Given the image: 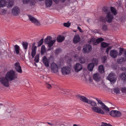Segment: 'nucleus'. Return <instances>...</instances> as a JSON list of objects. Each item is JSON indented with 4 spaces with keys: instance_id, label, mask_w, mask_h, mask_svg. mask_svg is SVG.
I'll return each instance as SVG.
<instances>
[{
    "instance_id": "f257e3e1",
    "label": "nucleus",
    "mask_w": 126,
    "mask_h": 126,
    "mask_svg": "<svg viewBox=\"0 0 126 126\" xmlns=\"http://www.w3.org/2000/svg\"><path fill=\"white\" fill-rule=\"evenodd\" d=\"M88 104H90L91 106H94L92 108L93 111L102 114H104V112L101 109L96 107L97 106V104L95 102L90 100Z\"/></svg>"
},
{
    "instance_id": "f03ea898",
    "label": "nucleus",
    "mask_w": 126,
    "mask_h": 126,
    "mask_svg": "<svg viewBox=\"0 0 126 126\" xmlns=\"http://www.w3.org/2000/svg\"><path fill=\"white\" fill-rule=\"evenodd\" d=\"M5 76L10 81L16 79L17 75H15V72L13 70H10L6 74Z\"/></svg>"
},
{
    "instance_id": "7ed1b4c3",
    "label": "nucleus",
    "mask_w": 126,
    "mask_h": 126,
    "mask_svg": "<svg viewBox=\"0 0 126 126\" xmlns=\"http://www.w3.org/2000/svg\"><path fill=\"white\" fill-rule=\"evenodd\" d=\"M104 40V39L101 37L97 38V39L94 38H92L89 42V43L92 44L93 46L97 45L100 43Z\"/></svg>"
},
{
    "instance_id": "20e7f679",
    "label": "nucleus",
    "mask_w": 126,
    "mask_h": 126,
    "mask_svg": "<svg viewBox=\"0 0 126 126\" xmlns=\"http://www.w3.org/2000/svg\"><path fill=\"white\" fill-rule=\"evenodd\" d=\"M107 79L112 84H114L117 80L115 74L113 73H111L109 74L107 77Z\"/></svg>"
},
{
    "instance_id": "39448f33",
    "label": "nucleus",
    "mask_w": 126,
    "mask_h": 126,
    "mask_svg": "<svg viewBox=\"0 0 126 126\" xmlns=\"http://www.w3.org/2000/svg\"><path fill=\"white\" fill-rule=\"evenodd\" d=\"M9 80L5 76V77H1L0 78V83L6 87H8L9 86Z\"/></svg>"
},
{
    "instance_id": "423d86ee",
    "label": "nucleus",
    "mask_w": 126,
    "mask_h": 126,
    "mask_svg": "<svg viewBox=\"0 0 126 126\" xmlns=\"http://www.w3.org/2000/svg\"><path fill=\"white\" fill-rule=\"evenodd\" d=\"M92 49L91 45L89 44H86L83 46L82 51L84 53H89L91 52Z\"/></svg>"
},
{
    "instance_id": "0eeeda50",
    "label": "nucleus",
    "mask_w": 126,
    "mask_h": 126,
    "mask_svg": "<svg viewBox=\"0 0 126 126\" xmlns=\"http://www.w3.org/2000/svg\"><path fill=\"white\" fill-rule=\"evenodd\" d=\"M71 69L68 66H65L61 68L62 74L63 75L68 74L70 73Z\"/></svg>"
},
{
    "instance_id": "6e6552de",
    "label": "nucleus",
    "mask_w": 126,
    "mask_h": 126,
    "mask_svg": "<svg viewBox=\"0 0 126 126\" xmlns=\"http://www.w3.org/2000/svg\"><path fill=\"white\" fill-rule=\"evenodd\" d=\"M110 115L115 117H120L121 115L120 112L117 110H112L110 112Z\"/></svg>"
},
{
    "instance_id": "1a4fd4ad",
    "label": "nucleus",
    "mask_w": 126,
    "mask_h": 126,
    "mask_svg": "<svg viewBox=\"0 0 126 126\" xmlns=\"http://www.w3.org/2000/svg\"><path fill=\"white\" fill-rule=\"evenodd\" d=\"M95 99L98 102L97 104L98 105L100 104L102 106V108L104 110H106L107 111L109 112L110 111V109L109 108L107 107L105 104L102 102L101 100H99L98 98H96Z\"/></svg>"
},
{
    "instance_id": "9d476101",
    "label": "nucleus",
    "mask_w": 126,
    "mask_h": 126,
    "mask_svg": "<svg viewBox=\"0 0 126 126\" xmlns=\"http://www.w3.org/2000/svg\"><path fill=\"white\" fill-rule=\"evenodd\" d=\"M29 20L32 23H35V24L37 26H39L41 25L40 22L38 20L32 16L30 15H28Z\"/></svg>"
},
{
    "instance_id": "9b49d317",
    "label": "nucleus",
    "mask_w": 126,
    "mask_h": 126,
    "mask_svg": "<svg viewBox=\"0 0 126 126\" xmlns=\"http://www.w3.org/2000/svg\"><path fill=\"white\" fill-rule=\"evenodd\" d=\"M106 18L107 22L110 23L112 22V20L114 19V16L110 12H109L107 13Z\"/></svg>"
},
{
    "instance_id": "f8f14e48",
    "label": "nucleus",
    "mask_w": 126,
    "mask_h": 126,
    "mask_svg": "<svg viewBox=\"0 0 126 126\" xmlns=\"http://www.w3.org/2000/svg\"><path fill=\"white\" fill-rule=\"evenodd\" d=\"M74 68L76 72H78L82 69V67L80 63H77L74 66Z\"/></svg>"
},
{
    "instance_id": "ddd939ff",
    "label": "nucleus",
    "mask_w": 126,
    "mask_h": 126,
    "mask_svg": "<svg viewBox=\"0 0 126 126\" xmlns=\"http://www.w3.org/2000/svg\"><path fill=\"white\" fill-rule=\"evenodd\" d=\"M15 68L16 71L18 72L21 73L22 72L21 68L20 65V63L18 62H17L14 64Z\"/></svg>"
},
{
    "instance_id": "4468645a",
    "label": "nucleus",
    "mask_w": 126,
    "mask_h": 126,
    "mask_svg": "<svg viewBox=\"0 0 126 126\" xmlns=\"http://www.w3.org/2000/svg\"><path fill=\"white\" fill-rule=\"evenodd\" d=\"M110 56L113 58H116L118 55V52L117 50L113 49L110 50Z\"/></svg>"
},
{
    "instance_id": "2eb2a0df",
    "label": "nucleus",
    "mask_w": 126,
    "mask_h": 126,
    "mask_svg": "<svg viewBox=\"0 0 126 126\" xmlns=\"http://www.w3.org/2000/svg\"><path fill=\"white\" fill-rule=\"evenodd\" d=\"M20 12L19 9L17 6L14 7L12 10V13L15 16L18 15Z\"/></svg>"
},
{
    "instance_id": "dca6fc26",
    "label": "nucleus",
    "mask_w": 126,
    "mask_h": 126,
    "mask_svg": "<svg viewBox=\"0 0 126 126\" xmlns=\"http://www.w3.org/2000/svg\"><path fill=\"white\" fill-rule=\"evenodd\" d=\"M51 68L52 70L54 73H56L58 71V67L55 63L52 64L51 65Z\"/></svg>"
},
{
    "instance_id": "f3484780",
    "label": "nucleus",
    "mask_w": 126,
    "mask_h": 126,
    "mask_svg": "<svg viewBox=\"0 0 126 126\" xmlns=\"http://www.w3.org/2000/svg\"><path fill=\"white\" fill-rule=\"evenodd\" d=\"M80 38L78 34L75 35L73 39V42L74 44H77L80 41Z\"/></svg>"
},
{
    "instance_id": "a211bd4d",
    "label": "nucleus",
    "mask_w": 126,
    "mask_h": 126,
    "mask_svg": "<svg viewBox=\"0 0 126 126\" xmlns=\"http://www.w3.org/2000/svg\"><path fill=\"white\" fill-rule=\"evenodd\" d=\"M123 53V56H125L126 58V49H124L120 47L119 51V53H118V56H120Z\"/></svg>"
},
{
    "instance_id": "6ab92c4d",
    "label": "nucleus",
    "mask_w": 126,
    "mask_h": 126,
    "mask_svg": "<svg viewBox=\"0 0 126 126\" xmlns=\"http://www.w3.org/2000/svg\"><path fill=\"white\" fill-rule=\"evenodd\" d=\"M78 97L79 99L82 101L88 103L89 99H88L87 97L84 96L78 95Z\"/></svg>"
},
{
    "instance_id": "aec40b11",
    "label": "nucleus",
    "mask_w": 126,
    "mask_h": 126,
    "mask_svg": "<svg viewBox=\"0 0 126 126\" xmlns=\"http://www.w3.org/2000/svg\"><path fill=\"white\" fill-rule=\"evenodd\" d=\"M30 5L32 6L34 5L36 3V2L34 0H23V2L24 4H26L30 2Z\"/></svg>"
},
{
    "instance_id": "412c9836",
    "label": "nucleus",
    "mask_w": 126,
    "mask_h": 126,
    "mask_svg": "<svg viewBox=\"0 0 126 126\" xmlns=\"http://www.w3.org/2000/svg\"><path fill=\"white\" fill-rule=\"evenodd\" d=\"M42 61L44 64L45 66L47 67H49V62L46 56H44L42 59Z\"/></svg>"
},
{
    "instance_id": "4be33fe9",
    "label": "nucleus",
    "mask_w": 126,
    "mask_h": 126,
    "mask_svg": "<svg viewBox=\"0 0 126 126\" xmlns=\"http://www.w3.org/2000/svg\"><path fill=\"white\" fill-rule=\"evenodd\" d=\"M94 65L93 63H90L87 65V69L88 71H92L94 67Z\"/></svg>"
},
{
    "instance_id": "5701e85b",
    "label": "nucleus",
    "mask_w": 126,
    "mask_h": 126,
    "mask_svg": "<svg viewBox=\"0 0 126 126\" xmlns=\"http://www.w3.org/2000/svg\"><path fill=\"white\" fill-rule=\"evenodd\" d=\"M64 39L65 37L64 36L60 35L57 37L56 40L58 42H63Z\"/></svg>"
},
{
    "instance_id": "b1692460",
    "label": "nucleus",
    "mask_w": 126,
    "mask_h": 126,
    "mask_svg": "<svg viewBox=\"0 0 126 126\" xmlns=\"http://www.w3.org/2000/svg\"><path fill=\"white\" fill-rule=\"evenodd\" d=\"M98 72L101 73H103L105 72V68L103 65H99L98 67Z\"/></svg>"
},
{
    "instance_id": "393cba45",
    "label": "nucleus",
    "mask_w": 126,
    "mask_h": 126,
    "mask_svg": "<svg viewBox=\"0 0 126 126\" xmlns=\"http://www.w3.org/2000/svg\"><path fill=\"white\" fill-rule=\"evenodd\" d=\"M52 0H45V4L47 7H50L52 5Z\"/></svg>"
},
{
    "instance_id": "a878e982",
    "label": "nucleus",
    "mask_w": 126,
    "mask_h": 126,
    "mask_svg": "<svg viewBox=\"0 0 126 126\" xmlns=\"http://www.w3.org/2000/svg\"><path fill=\"white\" fill-rule=\"evenodd\" d=\"M100 75L98 73H96L94 74L93 78L96 81H97L100 79Z\"/></svg>"
},
{
    "instance_id": "bb28decb",
    "label": "nucleus",
    "mask_w": 126,
    "mask_h": 126,
    "mask_svg": "<svg viewBox=\"0 0 126 126\" xmlns=\"http://www.w3.org/2000/svg\"><path fill=\"white\" fill-rule=\"evenodd\" d=\"M119 77L122 80L126 81V73H123L119 75Z\"/></svg>"
},
{
    "instance_id": "cd10ccee",
    "label": "nucleus",
    "mask_w": 126,
    "mask_h": 126,
    "mask_svg": "<svg viewBox=\"0 0 126 126\" xmlns=\"http://www.w3.org/2000/svg\"><path fill=\"white\" fill-rule=\"evenodd\" d=\"M15 51L17 54H18L19 53L20 47L17 45H15L14 46Z\"/></svg>"
},
{
    "instance_id": "c85d7f7f",
    "label": "nucleus",
    "mask_w": 126,
    "mask_h": 126,
    "mask_svg": "<svg viewBox=\"0 0 126 126\" xmlns=\"http://www.w3.org/2000/svg\"><path fill=\"white\" fill-rule=\"evenodd\" d=\"M126 60V58L125 56H123V57H121L120 59H117L118 62L120 63H122L123 62L125 61Z\"/></svg>"
},
{
    "instance_id": "c756f323",
    "label": "nucleus",
    "mask_w": 126,
    "mask_h": 126,
    "mask_svg": "<svg viewBox=\"0 0 126 126\" xmlns=\"http://www.w3.org/2000/svg\"><path fill=\"white\" fill-rule=\"evenodd\" d=\"M56 41L55 39L53 40H52L51 39L47 44L48 45V47L49 48H51Z\"/></svg>"
},
{
    "instance_id": "7c9ffc66",
    "label": "nucleus",
    "mask_w": 126,
    "mask_h": 126,
    "mask_svg": "<svg viewBox=\"0 0 126 126\" xmlns=\"http://www.w3.org/2000/svg\"><path fill=\"white\" fill-rule=\"evenodd\" d=\"M110 8L112 14L115 16L116 15L117 13L116 9L114 7L112 6H111Z\"/></svg>"
},
{
    "instance_id": "2f4dec72",
    "label": "nucleus",
    "mask_w": 126,
    "mask_h": 126,
    "mask_svg": "<svg viewBox=\"0 0 126 126\" xmlns=\"http://www.w3.org/2000/svg\"><path fill=\"white\" fill-rule=\"evenodd\" d=\"M52 39V38L51 36H47V37L44 39L45 44H47V43L50 41Z\"/></svg>"
},
{
    "instance_id": "473e14b6",
    "label": "nucleus",
    "mask_w": 126,
    "mask_h": 126,
    "mask_svg": "<svg viewBox=\"0 0 126 126\" xmlns=\"http://www.w3.org/2000/svg\"><path fill=\"white\" fill-rule=\"evenodd\" d=\"M86 59L85 57L81 56L79 58V62L81 64H83L86 62Z\"/></svg>"
},
{
    "instance_id": "72a5a7b5",
    "label": "nucleus",
    "mask_w": 126,
    "mask_h": 126,
    "mask_svg": "<svg viewBox=\"0 0 126 126\" xmlns=\"http://www.w3.org/2000/svg\"><path fill=\"white\" fill-rule=\"evenodd\" d=\"M91 61L94 65H96L97 64L98 61V59L96 58H93L91 60Z\"/></svg>"
},
{
    "instance_id": "f704fd0d",
    "label": "nucleus",
    "mask_w": 126,
    "mask_h": 126,
    "mask_svg": "<svg viewBox=\"0 0 126 126\" xmlns=\"http://www.w3.org/2000/svg\"><path fill=\"white\" fill-rule=\"evenodd\" d=\"M22 44L23 48L25 50L27 49L28 48V43L26 41H23L22 42Z\"/></svg>"
},
{
    "instance_id": "c9c22d12",
    "label": "nucleus",
    "mask_w": 126,
    "mask_h": 126,
    "mask_svg": "<svg viewBox=\"0 0 126 126\" xmlns=\"http://www.w3.org/2000/svg\"><path fill=\"white\" fill-rule=\"evenodd\" d=\"M110 44L109 43H106L104 42H102L101 43V45L102 47L105 48L108 47Z\"/></svg>"
},
{
    "instance_id": "e433bc0d",
    "label": "nucleus",
    "mask_w": 126,
    "mask_h": 126,
    "mask_svg": "<svg viewBox=\"0 0 126 126\" xmlns=\"http://www.w3.org/2000/svg\"><path fill=\"white\" fill-rule=\"evenodd\" d=\"M62 51V50L61 48H57L55 51V55H58Z\"/></svg>"
},
{
    "instance_id": "4c0bfd02",
    "label": "nucleus",
    "mask_w": 126,
    "mask_h": 126,
    "mask_svg": "<svg viewBox=\"0 0 126 126\" xmlns=\"http://www.w3.org/2000/svg\"><path fill=\"white\" fill-rule=\"evenodd\" d=\"M39 54H37L34 59V61L37 63H38L39 60Z\"/></svg>"
},
{
    "instance_id": "58836bf2",
    "label": "nucleus",
    "mask_w": 126,
    "mask_h": 126,
    "mask_svg": "<svg viewBox=\"0 0 126 126\" xmlns=\"http://www.w3.org/2000/svg\"><path fill=\"white\" fill-rule=\"evenodd\" d=\"M114 92L116 94H119L120 93V89L118 88H116L113 89Z\"/></svg>"
},
{
    "instance_id": "ea45409f",
    "label": "nucleus",
    "mask_w": 126,
    "mask_h": 126,
    "mask_svg": "<svg viewBox=\"0 0 126 126\" xmlns=\"http://www.w3.org/2000/svg\"><path fill=\"white\" fill-rule=\"evenodd\" d=\"M108 7L106 6H104L102 8L103 11L105 12V13L107 14L109 12V10L108 9Z\"/></svg>"
},
{
    "instance_id": "a19ab883",
    "label": "nucleus",
    "mask_w": 126,
    "mask_h": 126,
    "mask_svg": "<svg viewBox=\"0 0 126 126\" xmlns=\"http://www.w3.org/2000/svg\"><path fill=\"white\" fill-rule=\"evenodd\" d=\"M44 40L43 38H42L38 42V45L37 46L38 47H39L41 46L43 43V41Z\"/></svg>"
},
{
    "instance_id": "79ce46f5",
    "label": "nucleus",
    "mask_w": 126,
    "mask_h": 126,
    "mask_svg": "<svg viewBox=\"0 0 126 126\" xmlns=\"http://www.w3.org/2000/svg\"><path fill=\"white\" fill-rule=\"evenodd\" d=\"M102 29L104 31H106L108 29L107 26L105 24L103 25L102 27Z\"/></svg>"
},
{
    "instance_id": "37998d69",
    "label": "nucleus",
    "mask_w": 126,
    "mask_h": 126,
    "mask_svg": "<svg viewBox=\"0 0 126 126\" xmlns=\"http://www.w3.org/2000/svg\"><path fill=\"white\" fill-rule=\"evenodd\" d=\"M99 19L100 21L102 22H103L105 23L106 22V19L103 16H100L99 17Z\"/></svg>"
},
{
    "instance_id": "c03bdc74",
    "label": "nucleus",
    "mask_w": 126,
    "mask_h": 126,
    "mask_svg": "<svg viewBox=\"0 0 126 126\" xmlns=\"http://www.w3.org/2000/svg\"><path fill=\"white\" fill-rule=\"evenodd\" d=\"M71 25V23L67 22L66 23H63V26L66 27H68Z\"/></svg>"
},
{
    "instance_id": "a18cd8bd",
    "label": "nucleus",
    "mask_w": 126,
    "mask_h": 126,
    "mask_svg": "<svg viewBox=\"0 0 126 126\" xmlns=\"http://www.w3.org/2000/svg\"><path fill=\"white\" fill-rule=\"evenodd\" d=\"M0 1L1 5L3 6V7L5 6L6 2L5 0H0Z\"/></svg>"
},
{
    "instance_id": "49530a36",
    "label": "nucleus",
    "mask_w": 126,
    "mask_h": 126,
    "mask_svg": "<svg viewBox=\"0 0 126 126\" xmlns=\"http://www.w3.org/2000/svg\"><path fill=\"white\" fill-rule=\"evenodd\" d=\"M112 46H109L107 48L105 51V52L106 53H107V54H108L109 50L112 48Z\"/></svg>"
},
{
    "instance_id": "de8ad7c7",
    "label": "nucleus",
    "mask_w": 126,
    "mask_h": 126,
    "mask_svg": "<svg viewBox=\"0 0 126 126\" xmlns=\"http://www.w3.org/2000/svg\"><path fill=\"white\" fill-rule=\"evenodd\" d=\"M107 60V57L106 56H104L102 59V62L103 63H105L106 62Z\"/></svg>"
},
{
    "instance_id": "09e8293b",
    "label": "nucleus",
    "mask_w": 126,
    "mask_h": 126,
    "mask_svg": "<svg viewBox=\"0 0 126 126\" xmlns=\"http://www.w3.org/2000/svg\"><path fill=\"white\" fill-rule=\"evenodd\" d=\"M121 91L122 93H126V87H124L121 88Z\"/></svg>"
},
{
    "instance_id": "8fccbe9b",
    "label": "nucleus",
    "mask_w": 126,
    "mask_h": 126,
    "mask_svg": "<svg viewBox=\"0 0 126 126\" xmlns=\"http://www.w3.org/2000/svg\"><path fill=\"white\" fill-rule=\"evenodd\" d=\"M36 51H32V53H31V55L32 56V58H33L34 57V56H35L36 53Z\"/></svg>"
},
{
    "instance_id": "3c124183",
    "label": "nucleus",
    "mask_w": 126,
    "mask_h": 126,
    "mask_svg": "<svg viewBox=\"0 0 126 126\" xmlns=\"http://www.w3.org/2000/svg\"><path fill=\"white\" fill-rule=\"evenodd\" d=\"M60 90L62 91L61 93L63 94H67L66 93V89H63L62 88L60 89Z\"/></svg>"
},
{
    "instance_id": "603ef678",
    "label": "nucleus",
    "mask_w": 126,
    "mask_h": 126,
    "mask_svg": "<svg viewBox=\"0 0 126 126\" xmlns=\"http://www.w3.org/2000/svg\"><path fill=\"white\" fill-rule=\"evenodd\" d=\"M46 86L48 89H50L51 88V85L49 83H47L46 84Z\"/></svg>"
},
{
    "instance_id": "864d4df0",
    "label": "nucleus",
    "mask_w": 126,
    "mask_h": 126,
    "mask_svg": "<svg viewBox=\"0 0 126 126\" xmlns=\"http://www.w3.org/2000/svg\"><path fill=\"white\" fill-rule=\"evenodd\" d=\"M13 4L12 2H9L8 4V6L9 7H12L13 6Z\"/></svg>"
},
{
    "instance_id": "5fc2aeb1",
    "label": "nucleus",
    "mask_w": 126,
    "mask_h": 126,
    "mask_svg": "<svg viewBox=\"0 0 126 126\" xmlns=\"http://www.w3.org/2000/svg\"><path fill=\"white\" fill-rule=\"evenodd\" d=\"M46 49H41V54L43 55L45 53Z\"/></svg>"
},
{
    "instance_id": "6e6d98bb",
    "label": "nucleus",
    "mask_w": 126,
    "mask_h": 126,
    "mask_svg": "<svg viewBox=\"0 0 126 126\" xmlns=\"http://www.w3.org/2000/svg\"><path fill=\"white\" fill-rule=\"evenodd\" d=\"M72 59H69L67 60V62L68 63H70Z\"/></svg>"
},
{
    "instance_id": "4d7b16f0",
    "label": "nucleus",
    "mask_w": 126,
    "mask_h": 126,
    "mask_svg": "<svg viewBox=\"0 0 126 126\" xmlns=\"http://www.w3.org/2000/svg\"><path fill=\"white\" fill-rule=\"evenodd\" d=\"M107 125V123L102 122L101 124V126H106V125Z\"/></svg>"
},
{
    "instance_id": "13d9d810",
    "label": "nucleus",
    "mask_w": 126,
    "mask_h": 126,
    "mask_svg": "<svg viewBox=\"0 0 126 126\" xmlns=\"http://www.w3.org/2000/svg\"><path fill=\"white\" fill-rule=\"evenodd\" d=\"M53 1L56 3H58L60 0H53Z\"/></svg>"
},
{
    "instance_id": "bf43d9fd",
    "label": "nucleus",
    "mask_w": 126,
    "mask_h": 126,
    "mask_svg": "<svg viewBox=\"0 0 126 126\" xmlns=\"http://www.w3.org/2000/svg\"><path fill=\"white\" fill-rule=\"evenodd\" d=\"M77 29L79 30V31L81 32H82V30L81 29L79 26H78L77 27Z\"/></svg>"
},
{
    "instance_id": "052dcab7",
    "label": "nucleus",
    "mask_w": 126,
    "mask_h": 126,
    "mask_svg": "<svg viewBox=\"0 0 126 126\" xmlns=\"http://www.w3.org/2000/svg\"><path fill=\"white\" fill-rule=\"evenodd\" d=\"M41 49H45V46L44 45H43L41 47Z\"/></svg>"
},
{
    "instance_id": "680f3d73",
    "label": "nucleus",
    "mask_w": 126,
    "mask_h": 126,
    "mask_svg": "<svg viewBox=\"0 0 126 126\" xmlns=\"http://www.w3.org/2000/svg\"><path fill=\"white\" fill-rule=\"evenodd\" d=\"M32 51H36V49L32 47Z\"/></svg>"
},
{
    "instance_id": "e2e57ef3",
    "label": "nucleus",
    "mask_w": 126,
    "mask_h": 126,
    "mask_svg": "<svg viewBox=\"0 0 126 126\" xmlns=\"http://www.w3.org/2000/svg\"><path fill=\"white\" fill-rule=\"evenodd\" d=\"M89 80L90 82H92L93 81V80H92V79L91 78H89Z\"/></svg>"
},
{
    "instance_id": "0e129e2a",
    "label": "nucleus",
    "mask_w": 126,
    "mask_h": 126,
    "mask_svg": "<svg viewBox=\"0 0 126 126\" xmlns=\"http://www.w3.org/2000/svg\"><path fill=\"white\" fill-rule=\"evenodd\" d=\"M69 93L70 92V90L68 89L66 90V93Z\"/></svg>"
},
{
    "instance_id": "69168bd1",
    "label": "nucleus",
    "mask_w": 126,
    "mask_h": 126,
    "mask_svg": "<svg viewBox=\"0 0 126 126\" xmlns=\"http://www.w3.org/2000/svg\"><path fill=\"white\" fill-rule=\"evenodd\" d=\"M106 126H113L111 125L109 123L108 124L107 123V125H106Z\"/></svg>"
},
{
    "instance_id": "338daca9",
    "label": "nucleus",
    "mask_w": 126,
    "mask_h": 126,
    "mask_svg": "<svg viewBox=\"0 0 126 126\" xmlns=\"http://www.w3.org/2000/svg\"><path fill=\"white\" fill-rule=\"evenodd\" d=\"M126 69V68L124 67H122L121 68V70L123 71H124V70Z\"/></svg>"
},
{
    "instance_id": "774afa93",
    "label": "nucleus",
    "mask_w": 126,
    "mask_h": 126,
    "mask_svg": "<svg viewBox=\"0 0 126 126\" xmlns=\"http://www.w3.org/2000/svg\"><path fill=\"white\" fill-rule=\"evenodd\" d=\"M35 42H34L33 43V44L32 45V47H34L35 46Z\"/></svg>"
}]
</instances>
